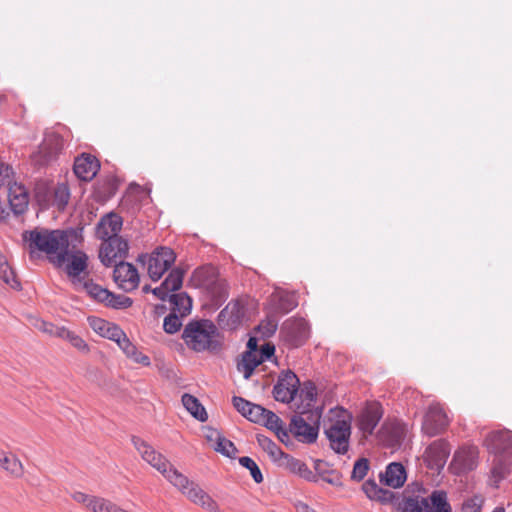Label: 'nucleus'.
I'll return each mask as SVG.
<instances>
[{"label":"nucleus","instance_id":"14","mask_svg":"<svg viewBox=\"0 0 512 512\" xmlns=\"http://www.w3.org/2000/svg\"><path fill=\"white\" fill-rule=\"evenodd\" d=\"M113 279L117 286L125 292L135 290L139 285V274L131 263L119 261L113 271Z\"/></svg>","mask_w":512,"mask_h":512},{"label":"nucleus","instance_id":"1","mask_svg":"<svg viewBox=\"0 0 512 512\" xmlns=\"http://www.w3.org/2000/svg\"><path fill=\"white\" fill-rule=\"evenodd\" d=\"M23 239L29 244L31 256L35 251H41L49 256L50 261L62 266L66 261L69 239L61 230H32L23 233Z\"/></svg>","mask_w":512,"mask_h":512},{"label":"nucleus","instance_id":"22","mask_svg":"<svg viewBox=\"0 0 512 512\" xmlns=\"http://www.w3.org/2000/svg\"><path fill=\"white\" fill-rule=\"evenodd\" d=\"M94 300L103 303L105 306L113 309L129 308L133 304V300L122 294H115L106 288H103Z\"/></svg>","mask_w":512,"mask_h":512},{"label":"nucleus","instance_id":"15","mask_svg":"<svg viewBox=\"0 0 512 512\" xmlns=\"http://www.w3.org/2000/svg\"><path fill=\"white\" fill-rule=\"evenodd\" d=\"M282 333L286 341L298 347L308 339L309 326L307 321L303 318L288 319L282 326Z\"/></svg>","mask_w":512,"mask_h":512},{"label":"nucleus","instance_id":"54","mask_svg":"<svg viewBox=\"0 0 512 512\" xmlns=\"http://www.w3.org/2000/svg\"><path fill=\"white\" fill-rule=\"evenodd\" d=\"M274 352H275L274 345L269 344V343L264 344L261 347V349L258 350V354L256 356V360H258L259 365L262 362L269 360L274 355Z\"/></svg>","mask_w":512,"mask_h":512},{"label":"nucleus","instance_id":"26","mask_svg":"<svg viewBox=\"0 0 512 512\" xmlns=\"http://www.w3.org/2000/svg\"><path fill=\"white\" fill-rule=\"evenodd\" d=\"M87 261L88 257L84 252L75 251L69 253V251L67 250V256L65 261L68 262L66 266L67 274L72 278L78 277L82 272L86 270Z\"/></svg>","mask_w":512,"mask_h":512},{"label":"nucleus","instance_id":"59","mask_svg":"<svg viewBox=\"0 0 512 512\" xmlns=\"http://www.w3.org/2000/svg\"><path fill=\"white\" fill-rule=\"evenodd\" d=\"M85 291L88 293V295L91 297V298H95L96 295L98 294V292H100L103 287L92 282V281H86L83 285Z\"/></svg>","mask_w":512,"mask_h":512},{"label":"nucleus","instance_id":"8","mask_svg":"<svg viewBox=\"0 0 512 512\" xmlns=\"http://www.w3.org/2000/svg\"><path fill=\"white\" fill-rule=\"evenodd\" d=\"M171 485L177 488L193 504L209 512H220L217 502L197 483L189 480L184 474L176 475Z\"/></svg>","mask_w":512,"mask_h":512},{"label":"nucleus","instance_id":"10","mask_svg":"<svg viewBox=\"0 0 512 512\" xmlns=\"http://www.w3.org/2000/svg\"><path fill=\"white\" fill-rule=\"evenodd\" d=\"M63 137L55 131H47L38 151L31 156L32 162L37 166H44L54 161L64 149Z\"/></svg>","mask_w":512,"mask_h":512},{"label":"nucleus","instance_id":"58","mask_svg":"<svg viewBox=\"0 0 512 512\" xmlns=\"http://www.w3.org/2000/svg\"><path fill=\"white\" fill-rule=\"evenodd\" d=\"M90 324H91L92 328L94 329V331H96L97 333H99L100 335L103 336L105 333V330L107 329V327L110 323L107 321H104L102 319L94 318V319L90 320Z\"/></svg>","mask_w":512,"mask_h":512},{"label":"nucleus","instance_id":"62","mask_svg":"<svg viewBox=\"0 0 512 512\" xmlns=\"http://www.w3.org/2000/svg\"><path fill=\"white\" fill-rule=\"evenodd\" d=\"M277 438L284 444H287V442L290 440L289 432L284 428V426H280L279 429H275L273 431Z\"/></svg>","mask_w":512,"mask_h":512},{"label":"nucleus","instance_id":"28","mask_svg":"<svg viewBox=\"0 0 512 512\" xmlns=\"http://www.w3.org/2000/svg\"><path fill=\"white\" fill-rule=\"evenodd\" d=\"M280 465L284 466L291 472L298 474L302 478L306 480H313L315 478L313 472L309 469V467L299 459L294 458L289 454H285Z\"/></svg>","mask_w":512,"mask_h":512},{"label":"nucleus","instance_id":"5","mask_svg":"<svg viewBox=\"0 0 512 512\" xmlns=\"http://www.w3.org/2000/svg\"><path fill=\"white\" fill-rule=\"evenodd\" d=\"M131 442L141 458L162 474L170 484L173 483L175 476L181 473L162 453L158 452L147 441L138 436H132Z\"/></svg>","mask_w":512,"mask_h":512},{"label":"nucleus","instance_id":"9","mask_svg":"<svg viewBox=\"0 0 512 512\" xmlns=\"http://www.w3.org/2000/svg\"><path fill=\"white\" fill-rule=\"evenodd\" d=\"M138 262L147 265V272L154 282L160 280L176 260L174 251L168 247L156 248L151 254H141Z\"/></svg>","mask_w":512,"mask_h":512},{"label":"nucleus","instance_id":"32","mask_svg":"<svg viewBox=\"0 0 512 512\" xmlns=\"http://www.w3.org/2000/svg\"><path fill=\"white\" fill-rule=\"evenodd\" d=\"M172 311L181 317L188 315L192 308V300L185 292L169 295Z\"/></svg>","mask_w":512,"mask_h":512},{"label":"nucleus","instance_id":"2","mask_svg":"<svg viewBox=\"0 0 512 512\" xmlns=\"http://www.w3.org/2000/svg\"><path fill=\"white\" fill-rule=\"evenodd\" d=\"M484 445L493 455L491 474L494 482L498 483L509 473L512 460V431L503 429L490 432Z\"/></svg>","mask_w":512,"mask_h":512},{"label":"nucleus","instance_id":"52","mask_svg":"<svg viewBox=\"0 0 512 512\" xmlns=\"http://www.w3.org/2000/svg\"><path fill=\"white\" fill-rule=\"evenodd\" d=\"M94 512H128L108 499L100 498Z\"/></svg>","mask_w":512,"mask_h":512},{"label":"nucleus","instance_id":"61","mask_svg":"<svg viewBox=\"0 0 512 512\" xmlns=\"http://www.w3.org/2000/svg\"><path fill=\"white\" fill-rule=\"evenodd\" d=\"M151 292L160 300H166L168 296V289L164 286V283H162L159 287L153 288Z\"/></svg>","mask_w":512,"mask_h":512},{"label":"nucleus","instance_id":"47","mask_svg":"<svg viewBox=\"0 0 512 512\" xmlns=\"http://www.w3.org/2000/svg\"><path fill=\"white\" fill-rule=\"evenodd\" d=\"M264 421L261 422V425H264L266 428H268L271 431H274L275 429H279L280 426L283 425V421L281 418L276 415L274 412L265 409L264 413Z\"/></svg>","mask_w":512,"mask_h":512},{"label":"nucleus","instance_id":"45","mask_svg":"<svg viewBox=\"0 0 512 512\" xmlns=\"http://www.w3.org/2000/svg\"><path fill=\"white\" fill-rule=\"evenodd\" d=\"M72 498L76 502L84 505L85 507L91 509L93 512L95 511V507L98 504V501L101 497H96L92 495L85 494L80 491H76L72 493Z\"/></svg>","mask_w":512,"mask_h":512},{"label":"nucleus","instance_id":"29","mask_svg":"<svg viewBox=\"0 0 512 512\" xmlns=\"http://www.w3.org/2000/svg\"><path fill=\"white\" fill-rule=\"evenodd\" d=\"M0 466L13 478H21L24 475V466L14 454L1 451Z\"/></svg>","mask_w":512,"mask_h":512},{"label":"nucleus","instance_id":"37","mask_svg":"<svg viewBox=\"0 0 512 512\" xmlns=\"http://www.w3.org/2000/svg\"><path fill=\"white\" fill-rule=\"evenodd\" d=\"M432 512H451V506L447 501V494L442 490H436L428 497Z\"/></svg>","mask_w":512,"mask_h":512},{"label":"nucleus","instance_id":"7","mask_svg":"<svg viewBox=\"0 0 512 512\" xmlns=\"http://www.w3.org/2000/svg\"><path fill=\"white\" fill-rule=\"evenodd\" d=\"M322 407L304 412L302 415H294L290 422V432L302 443H315L319 434Z\"/></svg>","mask_w":512,"mask_h":512},{"label":"nucleus","instance_id":"64","mask_svg":"<svg viewBox=\"0 0 512 512\" xmlns=\"http://www.w3.org/2000/svg\"><path fill=\"white\" fill-rule=\"evenodd\" d=\"M493 512H505L503 507H496Z\"/></svg>","mask_w":512,"mask_h":512},{"label":"nucleus","instance_id":"3","mask_svg":"<svg viewBox=\"0 0 512 512\" xmlns=\"http://www.w3.org/2000/svg\"><path fill=\"white\" fill-rule=\"evenodd\" d=\"M351 414L342 407H334L324 420V434L329 447L339 455H345L350 448Z\"/></svg>","mask_w":512,"mask_h":512},{"label":"nucleus","instance_id":"31","mask_svg":"<svg viewBox=\"0 0 512 512\" xmlns=\"http://www.w3.org/2000/svg\"><path fill=\"white\" fill-rule=\"evenodd\" d=\"M0 279L16 291H19L22 288L16 272L9 264L7 258L2 254H0Z\"/></svg>","mask_w":512,"mask_h":512},{"label":"nucleus","instance_id":"55","mask_svg":"<svg viewBox=\"0 0 512 512\" xmlns=\"http://www.w3.org/2000/svg\"><path fill=\"white\" fill-rule=\"evenodd\" d=\"M124 334L125 333L117 325L110 323L105 330L103 337L117 342L122 336H124Z\"/></svg>","mask_w":512,"mask_h":512},{"label":"nucleus","instance_id":"43","mask_svg":"<svg viewBox=\"0 0 512 512\" xmlns=\"http://www.w3.org/2000/svg\"><path fill=\"white\" fill-rule=\"evenodd\" d=\"M239 463L241 466L247 468L250 471V474L256 483H261L263 481V475L258 465L252 458L243 456L239 458Z\"/></svg>","mask_w":512,"mask_h":512},{"label":"nucleus","instance_id":"20","mask_svg":"<svg viewBox=\"0 0 512 512\" xmlns=\"http://www.w3.org/2000/svg\"><path fill=\"white\" fill-rule=\"evenodd\" d=\"M7 197L14 214L21 215L26 211L28 207V195L23 186L13 183L7 188Z\"/></svg>","mask_w":512,"mask_h":512},{"label":"nucleus","instance_id":"46","mask_svg":"<svg viewBox=\"0 0 512 512\" xmlns=\"http://www.w3.org/2000/svg\"><path fill=\"white\" fill-rule=\"evenodd\" d=\"M369 470V461L366 458L358 459L351 473V478L356 481H361L365 478Z\"/></svg>","mask_w":512,"mask_h":512},{"label":"nucleus","instance_id":"44","mask_svg":"<svg viewBox=\"0 0 512 512\" xmlns=\"http://www.w3.org/2000/svg\"><path fill=\"white\" fill-rule=\"evenodd\" d=\"M276 384H314L310 379L301 380L292 370L281 371Z\"/></svg>","mask_w":512,"mask_h":512},{"label":"nucleus","instance_id":"41","mask_svg":"<svg viewBox=\"0 0 512 512\" xmlns=\"http://www.w3.org/2000/svg\"><path fill=\"white\" fill-rule=\"evenodd\" d=\"M277 328L278 320L276 316L269 315L257 326L256 330L261 334L262 337L268 338L276 332Z\"/></svg>","mask_w":512,"mask_h":512},{"label":"nucleus","instance_id":"56","mask_svg":"<svg viewBox=\"0 0 512 512\" xmlns=\"http://www.w3.org/2000/svg\"><path fill=\"white\" fill-rule=\"evenodd\" d=\"M375 481L368 480L363 484V491L367 495V497L371 500H375L378 495V490H380Z\"/></svg>","mask_w":512,"mask_h":512},{"label":"nucleus","instance_id":"27","mask_svg":"<svg viewBox=\"0 0 512 512\" xmlns=\"http://www.w3.org/2000/svg\"><path fill=\"white\" fill-rule=\"evenodd\" d=\"M273 303V312L279 314H286L297 306L294 295L286 292H275L271 296Z\"/></svg>","mask_w":512,"mask_h":512},{"label":"nucleus","instance_id":"53","mask_svg":"<svg viewBox=\"0 0 512 512\" xmlns=\"http://www.w3.org/2000/svg\"><path fill=\"white\" fill-rule=\"evenodd\" d=\"M232 403L234 408L246 418L248 409L252 406V402L239 397V396H233Z\"/></svg>","mask_w":512,"mask_h":512},{"label":"nucleus","instance_id":"18","mask_svg":"<svg viewBox=\"0 0 512 512\" xmlns=\"http://www.w3.org/2000/svg\"><path fill=\"white\" fill-rule=\"evenodd\" d=\"M100 168V164L98 160L88 154H83L80 157H77L74 162V173L75 175L83 180L90 181L97 174Z\"/></svg>","mask_w":512,"mask_h":512},{"label":"nucleus","instance_id":"19","mask_svg":"<svg viewBox=\"0 0 512 512\" xmlns=\"http://www.w3.org/2000/svg\"><path fill=\"white\" fill-rule=\"evenodd\" d=\"M247 348L248 351L243 354L242 360L237 365L238 371L244 375L245 379H248L253 371L259 366V362L256 360V356L258 354L257 339L251 337L248 340Z\"/></svg>","mask_w":512,"mask_h":512},{"label":"nucleus","instance_id":"51","mask_svg":"<svg viewBox=\"0 0 512 512\" xmlns=\"http://www.w3.org/2000/svg\"><path fill=\"white\" fill-rule=\"evenodd\" d=\"M215 450L229 457L236 451V447L230 440L218 436Z\"/></svg>","mask_w":512,"mask_h":512},{"label":"nucleus","instance_id":"40","mask_svg":"<svg viewBox=\"0 0 512 512\" xmlns=\"http://www.w3.org/2000/svg\"><path fill=\"white\" fill-rule=\"evenodd\" d=\"M184 271L180 268H174L163 281L168 291H177L182 287Z\"/></svg>","mask_w":512,"mask_h":512},{"label":"nucleus","instance_id":"60","mask_svg":"<svg viewBox=\"0 0 512 512\" xmlns=\"http://www.w3.org/2000/svg\"><path fill=\"white\" fill-rule=\"evenodd\" d=\"M303 394H304L305 400H308L307 405L309 406L316 399L317 386H305V390H301V396Z\"/></svg>","mask_w":512,"mask_h":512},{"label":"nucleus","instance_id":"57","mask_svg":"<svg viewBox=\"0 0 512 512\" xmlns=\"http://www.w3.org/2000/svg\"><path fill=\"white\" fill-rule=\"evenodd\" d=\"M394 499H395L394 492L387 490V489L380 488V490H378V495L375 500L379 501L381 503H391L394 501Z\"/></svg>","mask_w":512,"mask_h":512},{"label":"nucleus","instance_id":"33","mask_svg":"<svg viewBox=\"0 0 512 512\" xmlns=\"http://www.w3.org/2000/svg\"><path fill=\"white\" fill-rule=\"evenodd\" d=\"M257 442L259 446L267 452L269 457L275 462H281L283 457L285 456V452L281 450V448L270 438L265 435L257 434L256 436Z\"/></svg>","mask_w":512,"mask_h":512},{"label":"nucleus","instance_id":"6","mask_svg":"<svg viewBox=\"0 0 512 512\" xmlns=\"http://www.w3.org/2000/svg\"><path fill=\"white\" fill-rule=\"evenodd\" d=\"M131 442L141 458L162 474L170 484L173 483L175 476L181 473L162 453L158 452L147 441L138 436H132Z\"/></svg>","mask_w":512,"mask_h":512},{"label":"nucleus","instance_id":"21","mask_svg":"<svg viewBox=\"0 0 512 512\" xmlns=\"http://www.w3.org/2000/svg\"><path fill=\"white\" fill-rule=\"evenodd\" d=\"M477 458L478 448L476 446H465L455 452L453 462L460 471L465 472L474 469Z\"/></svg>","mask_w":512,"mask_h":512},{"label":"nucleus","instance_id":"35","mask_svg":"<svg viewBox=\"0 0 512 512\" xmlns=\"http://www.w3.org/2000/svg\"><path fill=\"white\" fill-rule=\"evenodd\" d=\"M116 343L123 350V352L128 357L132 358L135 362L144 365L149 364V358L141 353H138L136 347L129 341L125 334Z\"/></svg>","mask_w":512,"mask_h":512},{"label":"nucleus","instance_id":"36","mask_svg":"<svg viewBox=\"0 0 512 512\" xmlns=\"http://www.w3.org/2000/svg\"><path fill=\"white\" fill-rule=\"evenodd\" d=\"M69 198L70 192L66 184L53 186L50 206H56L59 210H62L67 205Z\"/></svg>","mask_w":512,"mask_h":512},{"label":"nucleus","instance_id":"38","mask_svg":"<svg viewBox=\"0 0 512 512\" xmlns=\"http://www.w3.org/2000/svg\"><path fill=\"white\" fill-rule=\"evenodd\" d=\"M53 186L47 182L40 181L35 185V197L40 205L48 207L51 204Z\"/></svg>","mask_w":512,"mask_h":512},{"label":"nucleus","instance_id":"12","mask_svg":"<svg viewBox=\"0 0 512 512\" xmlns=\"http://www.w3.org/2000/svg\"><path fill=\"white\" fill-rule=\"evenodd\" d=\"M450 418L445 407L440 403H432L424 416L422 431L432 437L444 432L449 426Z\"/></svg>","mask_w":512,"mask_h":512},{"label":"nucleus","instance_id":"48","mask_svg":"<svg viewBox=\"0 0 512 512\" xmlns=\"http://www.w3.org/2000/svg\"><path fill=\"white\" fill-rule=\"evenodd\" d=\"M14 182L13 180V170L12 168L3 162L0 161V188L1 187H10Z\"/></svg>","mask_w":512,"mask_h":512},{"label":"nucleus","instance_id":"11","mask_svg":"<svg viewBox=\"0 0 512 512\" xmlns=\"http://www.w3.org/2000/svg\"><path fill=\"white\" fill-rule=\"evenodd\" d=\"M383 417L382 405L377 401L368 402L356 417V426L362 434V438L367 439L374 434L376 427Z\"/></svg>","mask_w":512,"mask_h":512},{"label":"nucleus","instance_id":"16","mask_svg":"<svg viewBox=\"0 0 512 512\" xmlns=\"http://www.w3.org/2000/svg\"><path fill=\"white\" fill-rule=\"evenodd\" d=\"M450 454L449 444L445 440H436L425 450V461L430 469L440 470L444 467Z\"/></svg>","mask_w":512,"mask_h":512},{"label":"nucleus","instance_id":"49","mask_svg":"<svg viewBox=\"0 0 512 512\" xmlns=\"http://www.w3.org/2000/svg\"><path fill=\"white\" fill-rule=\"evenodd\" d=\"M484 500L481 496H473L468 498L462 504V512H480L483 506Z\"/></svg>","mask_w":512,"mask_h":512},{"label":"nucleus","instance_id":"42","mask_svg":"<svg viewBox=\"0 0 512 512\" xmlns=\"http://www.w3.org/2000/svg\"><path fill=\"white\" fill-rule=\"evenodd\" d=\"M182 326L181 316L173 311L164 318L163 329L168 334H174Z\"/></svg>","mask_w":512,"mask_h":512},{"label":"nucleus","instance_id":"23","mask_svg":"<svg viewBox=\"0 0 512 512\" xmlns=\"http://www.w3.org/2000/svg\"><path fill=\"white\" fill-rule=\"evenodd\" d=\"M406 480V471L401 463H390L384 475L380 476V481L392 488L401 487Z\"/></svg>","mask_w":512,"mask_h":512},{"label":"nucleus","instance_id":"39","mask_svg":"<svg viewBox=\"0 0 512 512\" xmlns=\"http://www.w3.org/2000/svg\"><path fill=\"white\" fill-rule=\"evenodd\" d=\"M301 386H273V396L277 401L290 403L294 400Z\"/></svg>","mask_w":512,"mask_h":512},{"label":"nucleus","instance_id":"63","mask_svg":"<svg viewBox=\"0 0 512 512\" xmlns=\"http://www.w3.org/2000/svg\"><path fill=\"white\" fill-rule=\"evenodd\" d=\"M208 271L209 268L207 267L197 268L193 273V277L197 279L200 284H203L206 280V274Z\"/></svg>","mask_w":512,"mask_h":512},{"label":"nucleus","instance_id":"24","mask_svg":"<svg viewBox=\"0 0 512 512\" xmlns=\"http://www.w3.org/2000/svg\"><path fill=\"white\" fill-rule=\"evenodd\" d=\"M122 219L116 214H109L101 219L97 226L96 234L98 238L105 239L109 237H119L117 233L121 230Z\"/></svg>","mask_w":512,"mask_h":512},{"label":"nucleus","instance_id":"25","mask_svg":"<svg viewBox=\"0 0 512 512\" xmlns=\"http://www.w3.org/2000/svg\"><path fill=\"white\" fill-rule=\"evenodd\" d=\"M398 512H432L428 498L425 497H403L397 502Z\"/></svg>","mask_w":512,"mask_h":512},{"label":"nucleus","instance_id":"30","mask_svg":"<svg viewBox=\"0 0 512 512\" xmlns=\"http://www.w3.org/2000/svg\"><path fill=\"white\" fill-rule=\"evenodd\" d=\"M182 404L185 409L198 421L205 422L208 419V414L206 412L205 407L200 403V401L191 394H183L182 395Z\"/></svg>","mask_w":512,"mask_h":512},{"label":"nucleus","instance_id":"13","mask_svg":"<svg viewBox=\"0 0 512 512\" xmlns=\"http://www.w3.org/2000/svg\"><path fill=\"white\" fill-rule=\"evenodd\" d=\"M103 240L99 250V258L103 265L115 266L118 261H123L128 254V242L122 237H109Z\"/></svg>","mask_w":512,"mask_h":512},{"label":"nucleus","instance_id":"34","mask_svg":"<svg viewBox=\"0 0 512 512\" xmlns=\"http://www.w3.org/2000/svg\"><path fill=\"white\" fill-rule=\"evenodd\" d=\"M54 333L57 337L68 341L73 347H75L80 352L87 353L89 351L86 342L73 331H70L65 327H57Z\"/></svg>","mask_w":512,"mask_h":512},{"label":"nucleus","instance_id":"50","mask_svg":"<svg viewBox=\"0 0 512 512\" xmlns=\"http://www.w3.org/2000/svg\"><path fill=\"white\" fill-rule=\"evenodd\" d=\"M265 408L261 405L252 403V406L247 411L246 418L254 423L260 424L264 420Z\"/></svg>","mask_w":512,"mask_h":512},{"label":"nucleus","instance_id":"4","mask_svg":"<svg viewBox=\"0 0 512 512\" xmlns=\"http://www.w3.org/2000/svg\"><path fill=\"white\" fill-rule=\"evenodd\" d=\"M182 338L196 352H216L222 345L220 333L210 320L191 321L185 326Z\"/></svg>","mask_w":512,"mask_h":512},{"label":"nucleus","instance_id":"17","mask_svg":"<svg viewBox=\"0 0 512 512\" xmlns=\"http://www.w3.org/2000/svg\"><path fill=\"white\" fill-rule=\"evenodd\" d=\"M406 432L407 428L405 424L401 422H391L382 426L378 437L386 447L395 449L401 446Z\"/></svg>","mask_w":512,"mask_h":512}]
</instances>
